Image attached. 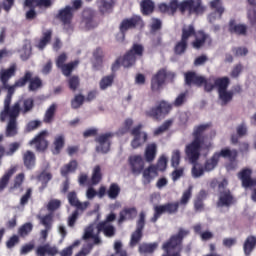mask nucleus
<instances>
[{
  "instance_id": "nucleus-5",
  "label": "nucleus",
  "mask_w": 256,
  "mask_h": 256,
  "mask_svg": "<svg viewBox=\"0 0 256 256\" xmlns=\"http://www.w3.org/2000/svg\"><path fill=\"white\" fill-rule=\"evenodd\" d=\"M179 202H167L160 205H154L153 217L150 219L151 223H157L162 215H177L179 213Z\"/></svg>"
},
{
  "instance_id": "nucleus-47",
  "label": "nucleus",
  "mask_w": 256,
  "mask_h": 256,
  "mask_svg": "<svg viewBox=\"0 0 256 256\" xmlns=\"http://www.w3.org/2000/svg\"><path fill=\"white\" fill-rule=\"evenodd\" d=\"M33 231V224L31 222H26L18 229L19 237L25 239V237H29V234Z\"/></svg>"
},
{
  "instance_id": "nucleus-56",
  "label": "nucleus",
  "mask_w": 256,
  "mask_h": 256,
  "mask_svg": "<svg viewBox=\"0 0 256 256\" xmlns=\"http://www.w3.org/2000/svg\"><path fill=\"white\" fill-rule=\"evenodd\" d=\"M192 165V176L194 177V179H199V177H202V175H204L205 168H203V166H201L197 162Z\"/></svg>"
},
{
  "instance_id": "nucleus-21",
  "label": "nucleus",
  "mask_w": 256,
  "mask_h": 256,
  "mask_svg": "<svg viewBox=\"0 0 256 256\" xmlns=\"http://www.w3.org/2000/svg\"><path fill=\"white\" fill-rule=\"evenodd\" d=\"M95 11L91 8H85L82 12V23L86 29H95Z\"/></svg>"
},
{
  "instance_id": "nucleus-33",
  "label": "nucleus",
  "mask_w": 256,
  "mask_h": 256,
  "mask_svg": "<svg viewBox=\"0 0 256 256\" xmlns=\"http://www.w3.org/2000/svg\"><path fill=\"white\" fill-rule=\"evenodd\" d=\"M256 247V237L253 235H250L246 238L244 244H243V251L244 255L249 256L253 251L255 250Z\"/></svg>"
},
{
  "instance_id": "nucleus-34",
  "label": "nucleus",
  "mask_w": 256,
  "mask_h": 256,
  "mask_svg": "<svg viewBox=\"0 0 256 256\" xmlns=\"http://www.w3.org/2000/svg\"><path fill=\"white\" fill-rule=\"evenodd\" d=\"M79 167V163L77 160H71L70 163L65 164L61 169L60 173L62 177H69V173H75L77 171V168Z\"/></svg>"
},
{
  "instance_id": "nucleus-23",
  "label": "nucleus",
  "mask_w": 256,
  "mask_h": 256,
  "mask_svg": "<svg viewBox=\"0 0 256 256\" xmlns=\"http://www.w3.org/2000/svg\"><path fill=\"white\" fill-rule=\"evenodd\" d=\"M192 37H195V40L191 43L193 49H201L205 43L211 44V36L209 34L205 33L204 31H195V35Z\"/></svg>"
},
{
  "instance_id": "nucleus-16",
  "label": "nucleus",
  "mask_w": 256,
  "mask_h": 256,
  "mask_svg": "<svg viewBox=\"0 0 256 256\" xmlns=\"http://www.w3.org/2000/svg\"><path fill=\"white\" fill-rule=\"evenodd\" d=\"M3 141H5V136L0 134V167L3 164L4 157H13L17 150L21 149V142H11L6 150L5 146L1 144Z\"/></svg>"
},
{
  "instance_id": "nucleus-20",
  "label": "nucleus",
  "mask_w": 256,
  "mask_h": 256,
  "mask_svg": "<svg viewBox=\"0 0 256 256\" xmlns=\"http://www.w3.org/2000/svg\"><path fill=\"white\" fill-rule=\"evenodd\" d=\"M96 230L98 231V234L103 233L104 237H107L108 239L117 235V228H115L113 224H107V222H98L96 224Z\"/></svg>"
},
{
  "instance_id": "nucleus-4",
  "label": "nucleus",
  "mask_w": 256,
  "mask_h": 256,
  "mask_svg": "<svg viewBox=\"0 0 256 256\" xmlns=\"http://www.w3.org/2000/svg\"><path fill=\"white\" fill-rule=\"evenodd\" d=\"M169 79L173 81L175 79V73L167 71V69L162 68L158 70L151 78L150 89L152 93H161L163 87H165V82Z\"/></svg>"
},
{
  "instance_id": "nucleus-10",
  "label": "nucleus",
  "mask_w": 256,
  "mask_h": 256,
  "mask_svg": "<svg viewBox=\"0 0 256 256\" xmlns=\"http://www.w3.org/2000/svg\"><path fill=\"white\" fill-rule=\"evenodd\" d=\"M180 13H189V15H203L205 8L202 0H183L179 5Z\"/></svg>"
},
{
  "instance_id": "nucleus-28",
  "label": "nucleus",
  "mask_w": 256,
  "mask_h": 256,
  "mask_svg": "<svg viewBox=\"0 0 256 256\" xmlns=\"http://www.w3.org/2000/svg\"><path fill=\"white\" fill-rule=\"evenodd\" d=\"M228 31L234 35H247V25L237 24L235 19H231L228 24Z\"/></svg>"
},
{
  "instance_id": "nucleus-22",
  "label": "nucleus",
  "mask_w": 256,
  "mask_h": 256,
  "mask_svg": "<svg viewBox=\"0 0 256 256\" xmlns=\"http://www.w3.org/2000/svg\"><path fill=\"white\" fill-rule=\"evenodd\" d=\"M184 78L185 84L188 85V87H191V85L203 87V83H205V77L197 75V73L194 71L186 72Z\"/></svg>"
},
{
  "instance_id": "nucleus-9",
  "label": "nucleus",
  "mask_w": 256,
  "mask_h": 256,
  "mask_svg": "<svg viewBox=\"0 0 256 256\" xmlns=\"http://www.w3.org/2000/svg\"><path fill=\"white\" fill-rule=\"evenodd\" d=\"M253 170L244 168L238 173V178L244 189H252L251 199L256 203V178H252Z\"/></svg>"
},
{
  "instance_id": "nucleus-62",
  "label": "nucleus",
  "mask_w": 256,
  "mask_h": 256,
  "mask_svg": "<svg viewBox=\"0 0 256 256\" xmlns=\"http://www.w3.org/2000/svg\"><path fill=\"white\" fill-rule=\"evenodd\" d=\"M241 73H243V64L239 63L232 68V71L230 72V77H232V79H237V77H239Z\"/></svg>"
},
{
  "instance_id": "nucleus-41",
  "label": "nucleus",
  "mask_w": 256,
  "mask_h": 256,
  "mask_svg": "<svg viewBox=\"0 0 256 256\" xmlns=\"http://www.w3.org/2000/svg\"><path fill=\"white\" fill-rule=\"evenodd\" d=\"M219 155L215 152L211 158L207 159L204 163V171H213L219 165Z\"/></svg>"
},
{
  "instance_id": "nucleus-50",
  "label": "nucleus",
  "mask_w": 256,
  "mask_h": 256,
  "mask_svg": "<svg viewBox=\"0 0 256 256\" xmlns=\"http://www.w3.org/2000/svg\"><path fill=\"white\" fill-rule=\"evenodd\" d=\"M121 193V187H119V184L112 183L107 190V195L109 199H117Z\"/></svg>"
},
{
  "instance_id": "nucleus-2",
  "label": "nucleus",
  "mask_w": 256,
  "mask_h": 256,
  "mask_svg": "<svg viewBox=\"0 0 256 256\" xmlns=\"http://www.w3.org/2000/svg\"><path fill=\"white\" fill-rule=\"evenodd\" d=\"M145 48L141 44H133L130 50H128L123 57H118L111 66L112 75H115L116 71H119L121 65L125 69H129L137 62V57H143Z\"/></svg>"
},
{
  "instance_id": "nucleus-36",
  "label": "nucleus",
  "mask_w": 256,
  "mask_h": 256,
  "mask_svg": "<svg viewBox=\"0 0 256 256\" xmlns=\"http://www.w3.org/2000/svg\"><path fill=\"white\" fill-rule=\"evenodd\" d=\"M142 175L144 179V185H149V183H151V181L153 180V176L151 175H157V166L150 165L148 168L142 171Z\"/></svg>"
},
{
  "instance_id": "nucleus-17",
  "label": "nucleus",
  "mask_w": 256,
  "mask_h": 256,
  "mask_svg": "<svg viewBox=\"0 0 256 256\" xmlns=\"http://www.w3.org/2000/svg\"><path fill=\"white\" fill-rule=\"evenodd\" d=\"M237 203V200L235 199V196H233V193H231V190L227 189L224 190V192H220L218 196V200L216 202V207L218 209H221L223 207H226L229 209L232 205H235Z\"/></svg>"
},
{
  "instance_id": "nucleus-12",
  "label": "nucleus",
  "mask_w": 256,
  "mask_h": 256,
  "mask_svg": "<svg viewBox=\"0 0 256 256\" xmlns=\"http://www.w3.org/2000/svg\"><path fill=\"white\" fill-rule=\"evenodd\" d=\"M137 27H145V22H143V18L141 16L133 15L130 18L122 20L119 26V31L123 36H125V33H127L129 29H137Z\"/></svg>"
},
{
  "instance_id": "nucleus-11",
  "label": "nucleus",
  "mask_w": 256,
  "mask_h": 256,
  "mask_svg": "<svg viewBox=\"0 0 256 256\" xmlns=\"http://www.w3.org/2000/svg\"><path fill=\"white\" fill-rule=\"evenodd\" d=\"M73 17H75V12L70 5H66L64 8L58 10V13L55 15V19H58L62 23L63 28L66 31H73Z\"/></svg>"
},
{
  "instance_id": "nucleus-51",
  "label": "nucleus",
  "mask_w": 256,
  "mask_h": 256,
  "mask_svg": "<svg viewBox=\"0 0 256 256\" xmlns=\"http://www.w3.org/2000/svg\"><path fill=\"white\" fill-rule=\"evenodd\" d=\"M159 247V244L157 242L154 243H143L139 246V252L140 253H154L155 250Z\"/></svg>"
},
{
  "instance_id": "nucleus-13",
  "label": "nucleus",
  "mask_w": 256,
  "mask_h": 256,
  "mask_svg": "<svg viewBox=\"0 0 256 256\" xmlns=\"http://www.w3.org/2000/svg\"><path fill=\"white\" fill-rule=\"evenodd\" d=\"M143 229H145V212H140L139 219L136 222V230L131 234L130 247H137L141 243Z\"/></svg>"
},
{
  "instance_id": "nucleus-35",
  "label": "nucleus",
  "mask_w": 256,
  "mask_h": 256,
  "mask_svg": "<svg viewBox=\"0 0 256 256\" xmlns=\"http://www.w3.org/2000/svg\"><path fill=\"white\" fill-rule=\"evenodd\" d=\"M53 147V155H59L63 151V147H65V136L63 134L57 135L54 138Z\"/></svg>"
},
{
  "instance_id": "nucleus-53",
  "label": "nucleus",
  "mask_w": 256,
  "mask_h": 256,
  "mask_svg": "<svg viewBox=\"0 0 256 256\" xmlns=\"http://www.w3.org/2000/svg\"><path fill=\"white\" fill-rule=\"evenodd\" d=\"M171 125H173V120H166L161 126H159L158 128H156L154 130V135L155 137L159 136V135H163V133H165V131H169V128L171 127Z\"/></svg>"
},
{
  "instance_id": "nucleus-7",
  "label": "nucleus",
  "mask_w": 256,
  "mask_h": 256,
  "mask_svg": "<svg viewBox=\"0 0 256 256\" xmlns=\"http://www.w3.org/2000/svg\"><path fill=\"white\" fill-rule=\"evenodd\" d=\"M27 83H29L28 90L32 92L39 91L43 87V80L39 76L33 77V72L29 70L25 71L24 75L16 80V86L25 87Z\"/></svg>"
},
{
  "instance_id": "nucleus-60",
  "label": "nucleus",
  "mask_w": 256,
  "mask_h": 256,
  "mask_svg": "<svg viewBox=\"0 0 256 256\" xmlns=\"http://www.w3.org/2000/svg\"><path fill=\"white\" fill-rule=\"evenodd\" d=\"M61 208V200L59 199H51L47 204V210L50 211V213H53L54 211H57V209Z\"/></svg>"
},
{
  "instance_id": "nucleus-42",
  "label": "nucleus",
  "mask_w": 256,
  "mask_h": 256,
  "mask_svg": "<svg viewBox=\"0 0 256 256\" xmlns=\"http://www.w3.org/2000/svg\"><path fill=\"white\" fill-rule=\"evenodd\" d=\"M230 84H231V80L227 76L222 77V78H217L214 81V85H215V87H217L218 93H220L221 91H227Z\"/></svg>"
},
{
  "instance_id": "nucleus-59",
  "label": "nucleus",
  "mask_w": 256,
  "mask_h": 256,
  "mask_svg": "<svg viewBox=\"0 0 256 256\" xmlns=\"http://www.w3.org/2000/svg\"><path fill=\"white\" fill-rule=\"evenodd\" d=\"M33 107H35V100L33 98H27L23 101V110L22 113H29L33 111Z\"/></svg>"
},
{
  "instance_id": "nucleus-54",
  "label": "nucleus",
  "mask_w": 256,
  "mask_h": 256,
  "mask_svg": "<svg viewBox=\"0 0 256 256\" xmlns=\"http://www.w3.org/2000/svg\"><path fill=\"white\" fill-rule=\"evenodd\" d=\"M83 103H85V96H83V94H78L71 100V107L72 109H79Z\"/></svg>"
},
{
  "instance_id": "nucleus-30",
  "label": "nucleus",
  "mask_w": 256,
  "mask_h": 256,
  "mask_svg": "<svg viewBox=\"0 0 256 256\" xmlns=\"http://www.w3.org/2000/svg\"><path fill=\"white\" fill-rule=\"evenodd\" d=\"M144 157L147 163H153L155 161L157 157V143L152 142L146 146Z\"/></svg>"
},
{
  "instance_id": "nucleus-3",
  "label": "nucleus",
  "mask_w": 256,
  "mask_h": 256,
  "mask_svg": "<svg viewBox=\"0 0 256 256\" xmlns=\"http://www.w3.org/2000/svg\"><path fill=\"white\" fill-rule=\"evenodd\" d=\"M20 113L21 103L19 102L14 103L11 110H8V112H5V110H2L0 112L1 123H5V121L9 119L5 130L6 137H15L16 135H18L19 130L17 128V118L19 117Z\"/></svg>"
},
{
  "instance_id": "nucleus-25",
  "label": "nucleus",
  "mask_w": 256,
  "mask_h": 256,
  "mask_svg": "<svg viewBox=\"0 0 256 256\" xmlns=\"http://www.w3.org/2000/svg\"><path fill=\"white\" fill-rule=\"evenodd\" d=\"M47 135V130H43L31 141V145H36L37 151H45L49 147V142L45 139Z\"/></svg>"
},
{
  "instance_id": "nucleus-18",
  "label": "nucleus",
  "mask_w": 256,
  "mask_h": 256,
  "mask_svg": "<svg viewBox=\"0 0 256 256\" xmlns=\"http://www.w3.org/2000/svg\"><path fill=\"white\" fill-rule=\"evenodd\" d=\"M22 86H17V81H15L14 85L9 84H2V88L7 91V95L4 99V108L2 111L4 113H7L13 109V106H11V100L13 99V95H15V89L21 88Z\"/></svg>"
},
{
  "instance_id": "nucleus-39",
  "label": "nucleus",
  "mask_w": 256,
  "mask_h": 256,
  "mask_svg": "<svg viewBox=\"0 0 256 256\" xmlns=\"http://www.w3.org/2000/svg\"><path fill=\"white\" fill-rule=\"evenodd\" d=\"M216 155H218L219 159L223 157L224 159L235 161V159H237L238 152L236 149L231 150L229 148H224L220 152H216Z\"/></svg>"
},
{
  "instance_id": "nucleus-32",
  "label": "nucleus",
  "mask_w": 256,
  "mask_h": 256,
  "mask_svg": "<svg viewBox=\"0 0 256 256\" xmlns=\"http://www.w3.org/2000/svg\"><path fill=\"white\" fill-rule=\"evenodd\" d=\"M56 113H57V104L53 103L47 108L43 117V123H46L47 125H51V123L55 121Z\"/></svg>"
},
{
  "instance_id": "nucleus-14",
  "label": "nucleus",
  "mask_w": 256,
  "mask_h": 256,
  "mask_svg": "<svg viewBox=\"0 0 256 256\" xmlns=\"http://www.w3.org/2000/svg\"><path fill=\"white\" fill-rule=\"evenodd\" d=\"M128 165L130 167L132 175L139 176L145 169V159L141 154H135L129 156Z\"/></svg>"
},
{
  "instance_id": "nucleus-48",
  "label": "nucleus",
  "mask_w": 256,
  "mask_h": 256,
  "mask_svg": "<svg viewBox=\"0 0 256 256\" xmlns=\"http://www.w3.org/2000/svg\"><path fill=\"white\" fill-rule=\"evenodd\" d=\"M227 185H229V182L227 181V179H223L222 181H217V180H212L210 183V187L212 189H215L216 187H218V193L219 195L225 191H227Z\"/></svg>"
},
{
  "instance_id": "nucleus-52",
  "label": "nucleus",
  "mask_w": 256,
  "mask_h": 256,
  "mask_svg": "<svg viewBox=\"0 0 256 256\" xmlns=\"http://www.w3.org/2000/svg\"><path fill=\"white\" fill-rule=\"evenodd\" d=\"M80 86L81 79H79V76L73 75L68 79V87L70 91H73L75 93V91H77V89H79Z\"/></svg>"
},
{
  "instance_id": "nucleus-55",
  "label": "nucleus",
  "mask_w": 256,
  "mask_h": 256,
  "mask_svg": "<svg viewBox=\"0 0 256 256\" xmlns=\"http://www.w3.org/2000/svg\"><path fill=\"white\" fill-rule=\"evenodd\" d=\"M211 9H215L216 13L219 14V19L223 16V13H225V8L221 6V0H212L210 2Z\"/></svg>"
},
{
  "instance_id": "nucleus-1",
  "label": "nucleus",
  "mask_w": 256,
  "mask_h": 256,
  "mask_svg": "<svg viewBox=\"0 0 256 256\" xmlns=\"http://www.w3.org/2000/svg\"><path fill=\"white\" fill-rule=\"evenodd\" d=\"M209 129H211V123L194 126L192 132L193 141L185 148V154L190 163H197L199 157H201V151H209L211 149V140H209V134H207Z\"/></svg>"
},
{
  "instance_id": "nucleus-29",
  "label": "nucleus",
  "mask_w": 256,
  "mask_h": 256,
  "mask_svg": "<svg viewBox=\"0 0 256 256\" xmlns=\"http://www.w3.org/2000/svg\"><path fill=\"white\" fill-rule=\"evenodd\" d=\"M39 7V9H49L53 6V0H24L23 7Z\"/></svg>"
},
{
  "instance_id": "nucleus-45",
  "label": "nucleus",
  "mask_w": 256,
  "mask_h": 256,
  "mask_svg": "<svg viewBox=\"0 0 256 256\" xmlns=\"http://www.w3.org/2000/svg\"><path fill=\"white\" fill-rule=\"evenodd\" d=\"M114 81H115V74H110L102 77V79L99 82V87L101 91H105V89H109V87L113 85Z\"/></svg>"
},
{
  "instance_id": "nucleus-43",
  "label": "nucleus",
  "mask_w": 256,
  "mask_h": 256,
  "mask_svg": "<svg viewBox=\"0 0 256 256\" xmlns=\"http://www.w3.org/2000/svg\"><path fill=\"white\" fill-rule=\"evenodd\" d=\"M78 65H79V60H75L65 64L60 69L64 77H71V73H73V71L77 69Z\"/></svg>"
},
{
  "instance_id": "nucleus-38",
  "label": "nucleus",
  "mask_w": 256,
  "mask_h": 256,
  "mask_svg": "<svg viewBox=\"0 0 256 256\" xmlns=\"http://www.w3.org/2000/svg\"><path fill=\"white\" fill-rule=\"evenodd\" d=\"M114 5V0H97V6L102 15H105V13H109V11L113 9Z\"/></svg>"
},
{
  "instance_id": "nucleus-46",
  "label": "nucleus",
  "mask_w": 256,
  "mask_h": 256,
  "mask_svg": "<svg viewBox=\"0 0 256 256\" xmlns=\"http://www.w3.org/2000/svg\"><path fill=\"white\" fill-rule=\"evenodd\" d=\"M51 37H53V31L52 30H46L45 32H43L42 34V38L40 39L37 47L38 49H45V47H47L48 43H51Z\"/></svg>"
},
{
  "instance_id": "nucleus-37",
  "label": "nucleus",
  "mask_w": 256,
  "mask_h": 256,
  "mask_svg": "<svg viewBox=\"0 0 256 256\" xmlns=\"http://www.w3.org/2000/svg\"><path fill=\"white\" fill-rule=\"evenodd\" d=\"M36 157H35V153H33L31 150L26 151L23 154V163H24V167H26V169H33V167H35V161H36Z\"/></svg>"
},
{
  "instance_id": "nucleus-57",
  "label": "nucleus",
  "mask_w": 256,
  "mask_h": 256,
  "mask_svg": "<svg viewBox=\"0 0 256 256\" xmlns=\"http://www.w3.org/2000/svg\"><path fill=\"white\" fill-rule=\"evenodd\" d=\"M193 195V186H189L186 191L183 192L182 197L180 199V205H187L189 203V200L191 199Z\"/></svg>"
},
{
  "instance_id": "nucleus-64",
  "label": "nucleus",
  "mask_w": 256,
  "mask_h": 256,
  "mask_svg": "<svg viewBox=\"0 0 256 256\" xmlns=\"http://www.w3.org/2000/svg\"><path fill=\"white\" fill-rule=\"evenodd\" d=\"M41 223L44 225L45 229H51L53 225V216L51 214H47L41 218Z\"/></svg>"
},
{
  "instance_id": "nucleus-24",
  "label": "nucleus",
  "mask_w": 256,
  "mask_h": 256,
  "mask_svg": "<svg viewBox=\"0 0 256 256\" xmlns=\"http://www.w3.org/2000/svg\"><path fill=\"white\" fill-rule=\"evenodd\" d=\"M68 203L71 207H75L77 211H85L87 207H89V202H81L79 198H77V192L71 191L67 195Z\"/></svg>"
},
{
  "instance_id": "nucleus-8",
  "label": "nucleus",
  "mask_w": 256,
  "mask_h": 256,
  "mask_svg": "<svg viewBox=\"0 0 256 256\" xmlns=\"http://www.w3.org/2000/svg\"><path fill=\"white\" fill-rule=\"evenodd\" d=\"M195 35V26L190 24L182 28L181 39L174 46L175 55H183L189 46V39Z\"/></svg>"
},
{
  "instance_id": "nucleus-15",
  "label": "nucleus",
  "mask_w": 256,
  "mask_h": 256,
  "mask_svg": "<svg viewBox=\"0 0 256 256\" xmlns=\"http://www.w3.org/2000/svg\"><path fill=\"white\" fill-rule=\"evenodd\" d=\"M113 137H115L113 132L100 134L96 137L95 142L99 144V146L96 147V151L98 153H109V151H111V139H113Z\"/></svg>"
},
{
  "instance_id": "nucleus-58",
  "label": "nucleus",
  "mask_w": 256,
  "mask_h": 256,
  "mask_svg": "<svg viewBox=\"0 0 256 256\" xmlns=\"http://www.w3.org/2000/svg\"><path fill=\"white\" fill-rule=\"evenodd\" d=\"M179 163H181V151L174 150L171 157V166L174 167V169H177L179 167Z\"/></svg>"
},
{
  "instance_id": "nucleus-27",
  "label": "nucleus",
  "mask_w": 256,
  "mask_h": 256,
  "mask_svg": "<svg viewBox=\"0 0 256 256\" xmlns=\"http://www.w3.org/2000/svg\"><path fill=\"white\" fill-rule=\"evenodd\" d=\"M16 73H17V64H12L9 68L2 69L0 71V81H1L2 85L9 84V80L12 77H15Z\"/></svg>"
},
{
  "instance_id": "nucleus-61",
  "label": "nucleus",
  "mask_w": 256,
  "mask_h": 256,
  "mask_svg": "<svg viewBox=\"0 0 256 256\" xmlns=\"http://www.w3.org/2000/svg\"><path fill=\"white\" fill-rule=\"evenodd\" d=\"M187 102V94L181 93L178 97L174 100L172 107H181Z\"/></svg>"
},
{
  "instance_id": "nucleus-49",
  "label": "nucleus",
  "mask_w": 256,
  "mask_h": 256,
  "mask_svg": "<svg viewBox=\"0 0 256 256\" xmlns=\"http://www.w3.org/2000/svg\"><path fill=\"white\" fill-rule=\"evenodd\" d=\"M102 179H103V173H101V166L97 165L93 169L92 176H91V183L92 185H99Z\"/></svg>"
},
{
  "instance_id": "nucleus-44",
  "label": "nucleus",
  "mask_w": 256,
  "mask_h": 256,
  "mask_svg": "<svg viewBox=\"0 0 256 256\" xmlns=\"http://www.w3.org/2000/svg\"><path fill=\"white\" fill-rule=\"evenodd\" d=\"M218 95H219V99L221 101L222 107H225V105H229V103L233 101V95H235V93H233V91L223 90L221 92H218Z\"/></svg>"
},
{
  "instance_id": "nucleus-6",
  "label": "nucleus",
  "mask_w": 256,
  "mask_h": 256,
  "mask_svg": "<svg viewBox=\"0 0 256 256\" xmlns=\"http://www.w3.org/2000/svg\"><path fill=\"white\" fill-rule=\"evenodd\" d=\"M172 109L173 104L161 100L157 106L146 110L145 115L146 117H150V119H154V121H161V119H164L166 115L171 113Z\"/></svg>"
},
{
  "instance_id": "nucleus-19",
  "label": "nucleus",
  "mask_w": 256,
  "mask_h": 256,
  "mask_svg": "<svg viewBox=\"0 0 256 256\" xmlns=\"http://www.w3.org/2000/svg\"><path fill=\"white\" fill-rule=\"evenodd\" d=\"M36 256H57L59 255V248L55 245H51L49 243H45L43 245H39L35 251Z\"/></svg>"
},
{
  "instance_id": "nucleus-40",
  "label": "nucleus",
  "mask_w": 256,
  "mask_h": 256,
  "mask_svg": "<svg viewBox=\"0 0 256 256\" xmlns=\"http://www.w3.org/2000/svg\"><path fill=\"white\" fill-rule=\"evenodd\" d=\"M17 171V168L13 167L10 168L0 179V191H3L7 185H9V181L11 180V177L15 175V172Z\"/></svg>"
},
{
  "instance_id": "nucleus-63",
  "label": "nucleus",
  "mask_w": 256,
  "mask_h": 256,
  "mask_svg": "<svg viewBox=\"0 0 256 256\" xmlns=\"http://www.w3.org/2000/svg\"><path fill=\"white\" fill-rule=\"evenodd\" d=\"M32 195H33V189L28 188L26 190V193L20 198L21 207H25V205L29 203V199L32 197Z\"/></svg>"
},
{
  "instance_id": "nucleus-31",
  "label": "nucleus",
  "mask_w": 256,
  "mask_h": 256,
  "mask_svg": "<svg viewBox=\"0 0 256 256\" xmlns=\"http://www.w3.org/2000/svg\"><path fill=\"white\" fill-rule=\"evenodd\" d=\"M140 11L144 17L153 15L155 12V2L153 0H142L140 2Z\"/></svg>"
},
{
  "instance_id": "nucleus-26",
  "label": "nucleus",
  "mask_w": 256,
  "mask_h": 256,
  "mask_svg": "<svg viewBox=\"0 0 256 256\" xmlns=\"http://www.w3.org/2000/svg\"><path fill=\"white\" fill-rule=\"evenodd\" d=\"M135 217H137V208L135 207L124 208L119 213L118 225L125 223V221H133Z\"/></svg>"
}]
</instances>
